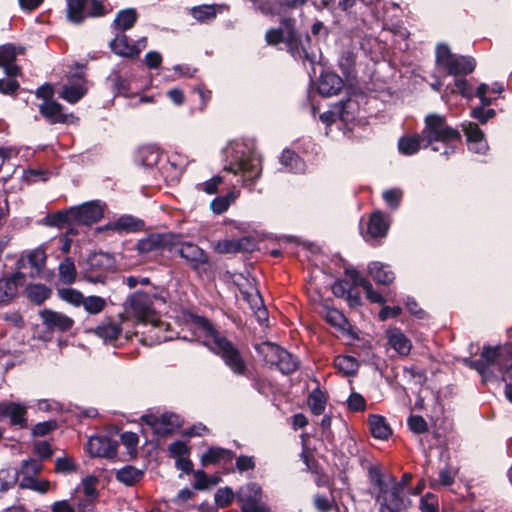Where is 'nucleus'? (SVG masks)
Returning <instances> with one entry per match:
<instances>
[{
  "label": "nucleus",
  "mask_w": 512,
  "mask_h": 512,
  "mask_svg": "<svg viewBox=\"0 0 512 512\" xmlns=\"http://www.w3.org/2000/svg\"><path fill=\"white\" fill-rule=\"evenodd\" d=\"M137 224L133 217L131 216H122L116 222L108 224L105 226V229L113 230L116 232H128L132 231L136 228Z\"/></svg>",
  "instance_id": "obj_50"
},
{
  "label": "nucleus",
  "mask_w": 512,
  "mask_h": 512,
  "mask_svg": "<svg viewBox=\"0 0 512 512\" xmlns=\"http://www.w3.org/2000/svg\"><path fill=\"white\" fill-rule=\"evenodd\" d=\"M109 46L116 55L128 58L137 56V50L133 49L132 44L129 43V39L124 33H117L115 38L110 41Z\"/></svg>",
  "instance_id": "obj_29"
},
{
  "label": "nucleus",
  "mask_w": 512,
  "mask_h": 512,
  "mask_svg": "<svg viewBox=\"0 0 512 512\" xmlns=\"http://www.w3.org/2000/svg\"><path fill=\"white\" fill-rule=\"evenodd\" d=\"M407 424L410 430L417 434L425 433L428 430L427 422L422 416L411 415L407 420Z\"/></svg>",
  "instance_id": "obj_57"
},
{
  "label": "nucleus",
  "mask_w": 512,
  "mask_h": 512,
  "mask_svg": "<svg viewBox=\"0 0 512 512\" xmlns=\"http://www.w3.org/2000/svg\"><path fill=\"white\" fill-rule=\"evenodd\" d=\"M368 272L377 283L383 285H388L395 279L394 272L390 269V267L378 261L369 264Z\"/></svg>",
  "instance_id": "obj_26"
},
{
  "label": "nucleus",
  "mask_w": 512,
  "mask_h": 512,
  "mask_svg": "<svg viewBox=\"0 0 512 512\" xmlns=\"http://www.w3.org/2000/svg\"><path fill=\"white\" fill-rule=\"evenodd\" d=\"M177 244V236L171 233H151L136 243V250L139 254L145 255L154 252H161L165 249L172 250Z\"/></svg>",
  "instance_id": "obj_9"
},
{
  "label": "nucleus",
  "mask_w": 512,
  "mask_h": 512,
  "mask_svg": "<svg viewBox=\"0 0 512 512\" xmlns=\"http://www.w3.org/2000/svg\"><path fill=\"white\" fill-rule=\"evenodd\" d=\"M288 52L296 59L300 61H309L313 63V58L310 56L308 46L310 45V37L305 35L304 38L299 36L294 30L293 24H287L286 26V42Z\"/></svg>",
  "instance_id": "obj_11"
},
{
  "label": "nucleus",
  "mask_w": 512,
  "mask_h": 512,
  "mask_svg": "<svg viewBox=\"0 0 512 512\" xmlns=\"http://www.w3.org/2000/svg\"><path fill=\"white\" fill-rule=\"evenodd\" d=\"M20 487L44 494L49 490L50 482L28 476L22 478Z\"/></svg>",
  "instance_id": "obj_48"
},
{
  "label": "nucleus",
  "mask_w": 512,
  "mask_h": 512,
  "mask_svg": "<svg viewBox=\"0 0 512 512\" xmlns=\"http://www.w3.org/2000/svg\"><path fill=\"white\" fill-rule=\"evenodd\" d=\"M259 351L264 355L266 362L276 365L283 374H290L298 367L296 358L276 344L265 342L259 346Z\"/></svg>",
  "instance_id": "obj_7"
},
{
  "label": "nucleus",
  "mask_w": 512,
  "mask_h": 512,
  "mask_svg": "<svg viewBox=\"0 0 512 512\" xmlns=\"http://www.w3.org/2000/svg\"><path fill=\"white\" fill-rule=\"evenodd\" d=\"M419 509L421 512H438L439 505L437 497L432 493L425 494L420 499Z\"/></svg>",
  "instance_id": "obj_56"
},
{
  "label": "nucleus",
  "mask_w": 512,
  "mask_h": 512,
  "mask_svg": "<svg viewBox=\"0 0 512 512\" xmlns=\"http://www.w3.org/2000/svg\"><path fill=\"white\" fill-rule=\"evenodd\" d=\"M28 406L20 401L4 400L0 402V420L8 419L9 423L17 428L28 426Z\"/></svg>",
  "instance_id": "obj_10"
},
{
  "label": "nucleus",
  "mask_w": 512,
  "mask_h": 512,
  "mask_svg": "<svg viewBox=\"0 0 512 512\" xmlns=\"http://www.w3.org/2000/svg\"><path fill=\"white\" fill-rule=\"evenodd\" d=\"M237 194L234 191L229 192L228 194L220 197H216L210 204L212 211L215 214H222L236 199Z\"/></svg>",
  "instance_id": "obj_45"
},
{
  "label": "nucleus",
  "mask_w": 512,
  "mask_h": 512,
  "mask_svg": "<svg viewBox=\"0 0 512 512\" xmlns=\"http://www.w3.org/2000/svg\"><path fill=\"white\" fill-rule=\"evenodd\" d=\"M314 506L319 512H330L335 506L334 500L323 495L314 497Z\"/></svg>",
  "instance_id": "obj_61"
},
{
  "label": "nucleus",
  "mask_w": 512,
  "mask_h": 512,
  "mask_svg": "<svg viewBox=\"0 0 512 512\" xmlns=\"http://www.w3.org/2000/svg\"><path fill=\"white\" fill-rule=\"evenodd\" d=\"M422 141H425L424 147L433 142H442L448 144L453 140L460 138L458 130L448 126L445 118L439 114H429L425 118V127L421 132Z\"/></svg>",
  "instance_id": "obj_3"
},
{
  "label": "nucleus",
  "mask_w": 512,
  "mask_h": 512,
  "mask_svg": "<svg viewBox=\"0 0 512 512\" xmlns=\"http://www.w3.org/2000/svg\"><path fill=\"white\" fill-rule=\"evenodd\" d=\"M142 477L143 472L140 469H137L130 465H127L119 469L116 473L117 480L126 485H133L139 480H141Z\"/></svg>",
  "instance_id": "obj_36"
},
{
  "label": "nucleus",
  "mask_w": 512,
  "mask_h": 512,
  "mask_svg": "<svg viewBox=\"0 0 512 512\" xmlns=\"http://www.w3.org/2000/svg\"><path fill=\"white\" fill-rule=\"evenodd\" d=\"M108 13L99 0H67V17L79 24L87 17H99Z\"/></svg>",
  "instance_id": "obj_6"
},
{
  "label": "nucleus",
  "mask_w": 512,
  "mask_h": 512,
  "mask_svg": "<svg viewBox=\"0 0 512 512\" xmlns=\"http://www.w3.org/2000/svg\"><path fill=\"white\" fill-rule=\"evenodd\" d=\"M142 420L159 436H166L181 425L180 417L174 413L146 414L142 416Z\"/></svg>",
  "instance_id": "obj_12"
},
{
  "label": "nucleus",
  "mask_w": 512,
  "mask_h": 512,
  "mask_svg": "<svg viewBox=\"0 0 512 512\" xmlns=\"http://www.w3.org/2000/svg\"><path fill=\"white\" fill-rule=\"evenodd\" d=\"M425 145V141H422V135L415 134L412 136H406L399 139L398 147L399 151L404 155H412L416 153L421 147Z\"/></svg>",
  "instance_id": "obj_33"
},
{
  "label": "nucleus",
  "mask_w": 512,
  "mask_h": 512,
  "mask_svg": "<svg viewBox=\"0 0 512 512\" xmlns=\"http://www.w3.org/2000/svg\"><path fill=\"white\" fill-rule=\"evenodd\" d=\"M463 131L466 135L469 150L484 154L488 150V143L485 139L484 132L477 124L468 122L462 124Z\"/></svg>",
  "instance_id": "obj_17"
},
{
  "label": "nucleus",
  "mask_w": 512,
  "mask_h": 512,
  "mask_svg": "<svg viewBox=\"0 0 512 512\" xmlns=\"http://www.w3.org/2000/svg\"><path fill=\"white\" fill-rule=\"evenodd\" d=\"M121 327L117 323H107L96 328V334L105 342H112L118 338Z\"/></svg>",
  "instance_id": "obj_42"
},
{
  "label": "nucleus",
  "mask_w": 512,
  "mask_h": 512,
  "mask_svg": "<svg viewBox=\"0 0 512 512\" xmlns=\"http://www.w3.org/2000/svg\"><path fill=\"white\" fill-rule=\"evenodd\" d=\"M454 87L451 88V92H459L463 97L471 99L474 97L473 88L465 79H456Z\"/></svg>",
  "instance_id": "obj_59"
},
{
  "label": "nucleus",
  "mask_w": 512,
  "mask_h": 512,
  "mask_svg": "<svg viewBox=\"0 0 512 512\" xmlns=\"http://www.w3.org/2000/svg\"><path fill=\"white\" fill-rule=\"evenodd\" d=\"M26 292L28 298L36 304L43 303L51 294V290L43 284L29 285L26 288Z\"/></svg>",
  "instance_id": "obj_40"
},
{
  "label": "nucleus",
  "mask_w": 512,
  "mask_h": 512,
  "mask_svg": "<svg viewBox=\"0 0 512 512\" xmlns=\"http://www.w3.org/2000/svg\"><path fill=\"white\" fill-rule=\"evenodd\" d=\"M222 183V178L220 176H214L211 179L197 184L196 188L199 191H203L208 195L215 194L218 190V186Z\"/></svg>",
  "instance_id": "obj_58"
},
{
  "label": "nucleus",
  "mask_w": 512,
  "mask_h": 512,
  "mask_svg": "<svg viewBox=\"0 0 512 512\" xmlns=\"http://www.w3.org/2000/svg\"><path fill=\"white\" fill-rule=\"evenodd\" d=\"M280 161L282 165L287 167L290 171L294 173H300L304 171L305 163L302 161V159L295 154L291 150H284L282 152Z\"/></svg>",
  "instance_id": "obj_35"
},
{
  "label": "nucleus",
  "mask_w": 512,
  "mask_h": 512,
  "mask_svg": "<svg viewBox=\"0 0 512 512\" xmlns=\"http://www.w3.org/2000/svg\"><path fill=\"white\" fill-rule=\"evenodd\" d=\"M237 500L242 512H270L262 501V488L257 483H248L237 492Z\"/></svg>",
  "instance_id": "obj_8"
},
{
  "label": "nucleus",
  "mask_w": 512,
  "mask_h": 512,
  "mask_svg": "<svg viewBox=\"0 0 512 512\" xmlns=\"http://www.w3.org/2000/svg\"><path fill=\"white\" fill-rule=\"evenodd\" d=\"M39 112L51 124L66 123L70 116L62 112V105L55 100L42 102Z\"/></svg>",
  "instance_id": "obj_22"
},
{
  "label": "nucleus",
  "mask_w": 512,
  "mask_h": 512,
  "mask_svg": "<svg viewBox=\"0 0 512 512\" xmlns=\"http://www.w3.org/2000/svg\"><path fill=\"white\" fill-rule=\"evenodd\" d=\"M57 293L61 300L65 301L73 306L79 307V306H82V304H83L84 296L80 291H78L76 289L62 288V289H58Z\"/></svg>",
  "instance_id": "obj_46"
},
{
  "label": "nucleus",
  "mask_w": 512,
  "mask_h": 512,
  "mask_svg": "<svg viewBox=\"0 0 512 512\" xmlns=\"http://www.w3.org/2000/svg\"><path fill=\"white\" fill-rule=\"evenodd\" d=\"M235 454L233 451L221 447H211L202 454L200 460L203 466L210 464H230Z\"/></svg>",
  "instance_id": "obj_21"
},
{
  "label": "nucleus",
  "mask_w": 512,
  "mask_h": 512,
  "mask_svg": "<svg viewBox=\"0 0 512 512\" xmlns=\"http://www.w3.org/2000/svg\"><path fill=\"white\" fill-rule=\"evenodd\" d=\"M72 220L75 224L90 225L99 221L103 216V207L99 201H89L71 207Z\"/></svg>",
  "instance_id": "obj_13"
},
{
  "label": "nucleus",
  "mask_w": 512,
  "mask_h": 512,
  "mask_svg": "<svg viewBox=\"0 0 512 512\" xmlns=\"http://www.w3.org/2000/svg\"><path fill=\"white\" fill-rule=\"evenodd\" d=\"M368 422L371 434L374 438L385 440L391 435V428L385 421L384 417L371 415Z\"/></svg>",
  "instance_id": "obj_31"
},
{
  "label": "nucleus",
  "mask_w": 512,
  "mask_h": 512,
  "mask_svg": "<svg viewBox=\"0 0 512 512\" xmlns=\"http://www.w3.org/2000/svg\"><path fill=\"white\" fill-rule=\"evenodd\" d=\"M191 14L196 20L200 22H206L215 18L216 10L212 5H202L194 7L191 10Z\"/></svg>",
  "instance_id": "obj_51"
},
{
  "label": "nucleus",
  "mask_w": 512,
  "mask_h": 512,
  "mask_svg": "<svg viewBox=\"0 0 512 512\" xmlns=\"http://www.w3.org/2000/svg\"><path fill=\"white\" fill-rule=\"evenodd\" d=\"M226 170L240 174L243 185L251 187L262 173V159L256 152L243 155L238 161L226 167Z\"/></svg>",
  "instance_id": "obj_5"
},
{
  "label": "nucleus",
  "mask_w": 512,
  "mask_h": 512,
  "mask_svg": "<svg viewBox=\"0 0 512 512\" xmlns=\"http://www.w3.org/2000/svg\"><path fill=\"white\" fill-rule=\"evenodd\" d=\"M251 2L253 3L255 9L259 10L262 14H280V9L278 8V1L273 2L272 0H251Z\"/></svg>",
  "instance_id": "obj_52"
},
{
  "label": "nucleus",
  "mask_w": 512,
  "mask_h": 512,
  "mask_svg": "<svg viewBox=\"0 0 512 512\" xmlns=\"http://www.w3.org/2000/svg\"><path fill=\"white\" fill-rule=\"evenodd\" d=\"M326 321L341 331H346L349 323L343 313L335 308L325 307Z\"/></svg>",
  "instance_id": "obj_38"
},
{
  "label": "nucleus",
  "mask_w": 512,
  "mask_h": 512,
  "mask_svg": "<svg viewBox=\"0 0 512 512\" xmlns=\"http://www.w3.org/2000/svg\"><path fill=\"white\" fill-rule=\"evenodd\" d=\"M97 483L98 479L95 476H88L85 479H83L81 483L83 496L90 497V499H97Z\"/></svg>",
  "instance_id": "obj_55"
},
{
  "label": "nucleus",
  "mask_w": 512,
  "mask_h": 512,
  "mask_svg": "<svg viewBox=\"0 0 512 512\" xmlns=\"http://www.w3.org/2000/svg\"><path fill=\"white\" fill-rule=\"evenodd\" d=\"M335 367L344 375H351L356 372L358 363L351 356L339 355L334 360Z\"/></svg>",
  "instance_id": "obj_44"
},
{
  "label": "nucleus",
  "mask_w": 512,
  "mask_h": 512,
  "mask_svg": "<svg viewBox=\"0 0 512 512\" xmlns=\"http://www.w3.org/2000/svg\"><path fill=\"white\" fill-rule=\"evenodd\" d=\"M368 475L376 489L375 501L379 505V512H401L410 507L411 501L406 491L401 484H396L393 476H384L378 466H371Z\"/></svg>",
  "instance_id": "obj_1"
},
{
  "label": "nucleus",
  "mask_w": 512,
  "mask_h": 512,
  "mask_svg": "<svg viewBox=\"0 0 512 512\" xmlns=\"http://www.w3.org/2000/svg\"><path fill=\"white\" fill-rule=\"evenodd\" d=\"M82 306L89 314H99L105 308L106 300L100 296H88L84 297Z\"/></svg>",
  "instance_id": "obj_49"
},
{
  "label": "nucleus",
  "mask_w": 512,
  "mask_h": 512,
  "mask_svg": "<svg viewBox=\"0 0 512 512\" xmlns=\"http://www.w3.org/2000/svg\"><path fill=\"white\" fill-rule=\"evenodd\" d=\"M388 228L389 223L385 219L384 215L379 211L374 212L371 215L369 222L367 224L366 237H384L387 234Z\"/></svg>",
  "instance_id": "obj_28"
},
{
  "label": "nucleus",
  "mask_w": 512,
  "mask_h": 512,
  "mask_svg": "<svg viewBox=\"0 0 512 512\" xmlns=\"http://www.w3.org/2000/svg\"><path fill=\"white\" fill-rule=\"evenodd\" d=\"M43 323L49 329H57L60 331H68L72 328L74 321L67 315L45 309L40 313Z\"/></svg>",
  "instance_id": "obj_20"
},
{
  "label": "nucleus",
  "mask_w": 512,
  "mask_h": 512,
  "mask_svg": "<svg viewBox=\"0 0 512 512\" xmlns=\"http://www.w3.org/2000/svg\"><path fill=\"white\" fill-rule=\"evenodd\" d=\"M293 24L292 19H283L282 27L278 29H270L266 32L265 39L269 45H276L280 42H286V26Z\"/></svg>",
  "instance_id": "obj_41"
},
{
  "label": "nucleus",
  "mask_w": 512,
  "mask_h": 512,
  "mask_svg": "<svg viewBox=\"0 0 512 512\" xmlns=\"http://www.w3.org/2000/svg\"><path fill=\"white\" fill-rule=\"evenodd\" d=\"M335 109L338 118L344 123H349L355 119L359 110V104L357 101L348 98L345 101L337 103Z\"/></svg>",
  "instance_id": "obj_30"
},
{
  "label": "nucleus",
  "mask_w": 512,
  "mask_h": 512,
  "mask_svg": "<svg viewBox=\"0 0 512 512\" xmlns=\"http://www.w3.org/2000/svg\"><path fill=\"white\" fill-rule=\"evenodd\" d=\"M343 87L342 79L333 72L322 73L318 82V91L323 96L336 95Z\"/></svg>",
  "instance_id": "obj_24"
},
{
  "label": "nucleus",
  "mask_w": 512,
  "mask_h": 512,
  "mask_svg": "<svg viewBox=\"0 0 512 512\" xmlns=\"http://www.w3.org/2000/svg\"><path fill=\"white\" fill-rule=\"evenodd\" d=\"M160 151L156 146L147 145L140 147L135 154V162L145 168H151L158 163Z\"/></svg>",
  "instance_id": "obj_25"
},
{
  "label": "nucleus",
  "mask_w": 512,
  "mask_h": 512,
  "mask_svg": "<svg viewBox=\"0 0 512 512\" xmlns=\"http://www.w3.org/2000/svg\"><path fill=\"white\" fill-rule=\"evenodd\" d=\"M130 307L140 320H147L153 314L152 297L147 293H135L130 299Z\"/></svg>",
  "instance_id": "obj_18"
},
{
  "label": "nucleus",
  "mask_w": 512,
  "mask_h": 512,
  "mask_svg": "<svg viewBox=\"0 0 512 512\" xmlns=\"http://www.w3.org/2000/svg\"><path fill=\"white\" fill-rule=\"evenodd\" d=\"M87 451L94 457L113 458L117 452V443L108 436H91L87 442Z\"/></svg>",
  "instance_id": "obj_15"
},
{
  "label": "nucleus",
  "mask_w": 512,
  "mask_h": 512,
  "mask_svg": "<svg viewBox=\"0 0 512 512\" xmlns=\"http://www.w3.org/2000/svg\"><path fill=\"white\" fill-rule=\"evenodd\" d=\"M23 53L22 47L12 44L0 46V67L8 77H16L20 74V67L15 64L17 55Z\"/></svg>",
  "instance_id": "obj_16"
},
{
  "label": "nucleus",
  "mask_w": 512,
  "mask_h": 512,
  "mask_svg": "<svg viewBox=\"0 0 512 512\" xmlns=\"http://www.w3.org/2000/svg\"><path fill=\"white\" fill-rule=\"evenodd\" d=\"M237 253L239 252H250L256 248V241L253 237H242L239 239H235Z\"/></svg>",
  "instance_id": "obj_64"
},
{
  "label": "nucleus",
  "mask_w": 512,
  "mask_h": 512,
  "mask_svg": "<svg viewBox=\"0 0 512 512\" xmlns=\"http://www.w3.org/2000/svg\"><path fill=\"white\" fill-rule=\"evenodd\" d=\"M215 251L220 254H233L237 253L235 239H225L218 241L214 247Z\"/></svg>",
  "instance_id": "obj_62"
},
{
  "label": "nucleus",
  "mask_w": 512,
  "mask_h": 512,
  "mask_svg": "<svg viewBox=\"0 0 512 512\" xmlns=\"http://www.w3.org/2000/svg\"><path fill=\"white\" fill-rule=\"evenodd\" d=\"M234 499L233 491L228 488H220L215 494V502L221 506H228Z\"/></svg>",
  "instance_id": "obj_60"
},
{
  "label": "nucleus",
  "mask_w": 512,
  "mask_h": 512,
  "mask_svg": "<svg viewBox=\"0 0 512 512\" xmlns=\"http://www.w3.org/2000/svg\"><path fill=\"white\" fill-rule=\"evenodd\" d=\"M348 407L352 411H363L366 407V401L364 397L359 393H352L348 400Z\"/></svg>",
  "instance_id": "obj_63"
},
{
  "label": "nucleus",
  "mask_w": 512,
  "mask_h": 512,
  "mask_svg": "<svg viewBox=\"0 0 512 512\" xmlns=\"http://www.w3.org/2000/svg\"><path fill=\"white\" fill-rule=\"evenodd\" d=\"M436 62L453 76L467 75L476 66L475 60L468 56L452 54L450 48L445 44H439L436 49Z\"/></svg>",
  "instance_id": "obj_4"
},
{
  "label": "nucleus",
  "mask_w": 512,
  "mask_h": 512,
  "mask_svg": "<svg viewBox=\"0 0 512 512\" xmlns=\"http://www.w3.org/2000/svg\"><path fill=\"white\" fill-rule=\"evenodd\" d=\"M25 276L17 272L12 277L0 279V303H7L14 298L17 293L18 285H23Z\"/></svg>",
  "instance_id": "obj_23"
},
{
  "label": "nucleus",
  "mask_w": 512,
  "mask_h": 512,
  "mask_svg": "<svg viewBox=\"0 0 512 512\" xmlns=\"http://www.w3.org/2000/svg\"><path fill=\"white\" fill-rule=\"evenodd\" d=\"M18 472L14 468L0 470V492H6L17 483Z\"/></svg>",
  "instance_id": "obj_47"
},
{
  "label": "nucleus",
  "mask_w": 512,
  "mask_h": 512,
  "mask_svg": "<svg viewBox=\"0 0 512 512\" xmlns=\"http://www.w3.org/2000/svg\"><path fill=\"white\" fill-rule=\"evenodd\" d=\"M87 92V88L84 86L83 83H77L72 85H64L62 87L61 92L59 93V96L71 103H77L80 99L84 97V95Z\"/></svg>",
  "instance_id": "obj_32"
},
{
  "label": "nucleus",
  "mask_w": 512,
  "mask_h": 512,
  "mask_svg": "<svg viewBox=\"0 0 512 512\" xmlns=\"http://www.w3.org/2000/svg\"><path fill=\"white\" fill-rule=\"evenodd\" d=\"M308 406L314 415H321L326 406V397L320 390H313L308 397Z\"/></svg>",
  "instance_id": "obj_43"
},
{
  "label": "nucleus",
  "mask_w": 512,
  "mask_h": 512,
  "mask_svg": "<svg viewBox=\"0 0 512 512\" xmlns=\"http://www.w3.org/2000/svg\"><path fill=\"white\" fill-rule=\"evenodd\" d=\"M59 270V281L64 284H71L76 278V268L74 261L67 257L65 258L58 267Z\"/></svg>",
  "instance_id": "obj_37"
},
{
  "label": "nucleus",
  "mask_w": 512,
  "mask_h": 512,
  "mask_svg": "<svg viewBox=\"0 0 512 512\" xmlns=\"http://www.w3.org/2000/svg\"><path fill=\"white\" fill-rule=\"evenodd\" d=\"M456 474V469L446 466L440 470L438 479H433L430 481V487L432 489H438L441 486H451L454 483Z\"/></svg>",
  "instance_id": "obj_39"
},
{
  "label": "nucleus",
  "mask_w": 512,
  "mask_h": 512,
  "mask_svg": "<svg viewBox=\"0 0 512 512\" xmlns=\"http://www.w3.org/2000/svg\"><path fill=\"white\" fill-rule=\"evenodd\" d=\"M386 338L389 346L400 356H407L412 349L411 340L399 329L389 328L386 330Z\"/></svg>",
  "instance_id": "obj_19"
},
{
  "label": "nucleus",
  "mask_w": 512,
  "mask_h": 512,
  "mask_svg": "<svg viewBox=\"0 0 512 512\" xmlns=\"http://www.w3.org/2000/svg\"><path fill=\"white\" fill-rule=\"evenodd\" d=\"M47 221L51 226L56 227H61L64 224L73 223L71 208L48 216Z\"/></svg>",
  "instance_id": "obj_54"
},
{
  "label": "nucleus",
  "mask_w": 512,
  "mask_h": 512,
  "mask_svg": "<svg viewBox=\"0 0 512 512\" xmlns=\"http://www.w3.org/2000/svg\"><path fill=\"white\" fill-rule=\"evenodd\" d=\"M195 327L204 337V345L212 352L220 355L225 364L236 374H243L245 363L236 347L225 337L221 336L208 319L197 316L193 320Z\"/></svg>",
  "instance_id": "obj_2"
},
{
  "label": "nucleus",
  "mask_w": 512,
  "mask_h": 512,
  "mask_svg": "<svg viewBox=\"0 0 512 512\" xmlns=\"http://www.w3.org/2000/svg\"><path fill=\"white\" fill-rule=\"evenodd\" d=\"M46 252L43 248L38 247L32 251H30L27 255V261L32 268L31 276H38L46 263Z\"/></svg>",
  "instance_id": "obj_34"
},
{
  "label": "nucleus",
  "mask_w": 512,
  "mask_h": 512,
  "mask_svg": "<svg viewBox=\"0 0 512 512\" xmlns=\"http://www.w3.org/2000/svg\"><path fill=\"white\" fill-rule=\"evenodd\" d=\"M138 14L135 9L127 8L120 10L112 23V28L123 33L126 30L131 29L136 23Z\"/></svg>",
  "instance_id": "obj_27"
},
{
  "label": "nucleus",
  "mask_w": 512,
  "mask_h": 512,
  "mask_svg": "<svg viewBox=\"0 0 512 512\" xmlns=\"http://www.w3.org/2000/svg\"><path fill=\"white\" fill-rule=\"evenodd\" d=\"M177 252L181 258H183L192 269H198L201 265L208 262V256L206 252L201 249L198 245L192 242H179L177 238Z\"/></svg>",
  "instance_id": "obj_14"
},
{
  "label": "nucleus",
  "mask_w": 512,
  "mask_h": 512,
  "mask_svg": "<svg viewBox=\"0 0 512 512\" xmlns=\"http://www.w3.org/2000/svg\"><path fill=\"white\" fill-rule=\"evenodd\" d=\"M386 204L393 210H396L403 197V191L400 188H392L385 190L382 194Z\"/></svg>",
  "instance_id": "obj_53"
}]
</instances>
